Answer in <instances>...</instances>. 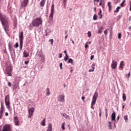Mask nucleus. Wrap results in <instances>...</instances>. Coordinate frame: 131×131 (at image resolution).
<instances>
[{"instance_id":"obj_1","label":"nucleus","mask_w":131,"mask_h":131,"mask_svg":"<svg viewBox=\"0 0 131 131\" xmlns=\"http://www.w3.org/2000/svg\"><path fill=\"white\" fill-rule=\"evenodd\" d=\"M0 21L6 32L9 31V22L8 17L2 13H0Z\"/></svg>"},{"instance_id":"obj_2","label":"nucleus","mask_w":131,"mask_h":131,"mask_svg":"<svg viewBox=\"0 0 131 131\" xmlns=\"http://www.w3.org/2000/svg\"><path fill=\"white\" fill-rule=\"evenodd\" d=\"M42 24V20H41V18H37L32 21L31 25H32L33 27H38L39 25H41Z\"/></svg>"},{"instance_id":"obj_3","label":"nucleus","mask_w":131,"mask_h":131,"mask_svg":"<svg viewBox=\"0 0 131 131\" xmlns=\"http://www.w3.org/2000/svg\"><path fill=\"white\" fill-rule=\"evenodd\" d=\"M12 71H13V67L12 66H9L6 69V74H8L9 76H12Z\"/></svg>"},{"instance_id":"obj_4","label":"nucleus","mask_w":131,"mask_h":131,"mask_svg":"<svg viewBox=\"0 0 131 131\" xmlns=\"http://www.w3.org/2000/svg\"><path fill=\"white\" fill-rule=\"evenodd\" d=\"M54 7L55 5L52 4L51 8V13L49 15V20L50 21H53V18L54 17V12H55Z\"/></svg>"},{"instance_id":"obj_5","label":"nucleus","mask_w":131,"mask_h":131,"mask_svg":"<svg viewBox=\"0 0 131 131\" xmlns=\"http://www.w3.org/2000/svg\"><path fill=\"white\" fill-rule=\"evenodd\" d=\"M97 98H98V92H95L93 97L91 105H95V104H96V102H97Z\"/></svg>"},{"instance_id":"obj_6","label":"nucleus","mask_w":131,"mask_h":131,"mask_svg":"<svg viewBox=\"0 0 131 131\" xmlns=\"http://www.w3.org/2000/svg\"><path fill=\"white\" fill-rule=\"evenodd\" d=\"M2 131H11V125L10 124L4 125Z\"/></svg>"},{"instance_id":"obj_7","label":"nucleus","mask_w":131,"mask_h":131,"mask_svg":"<svg viewBox=\"0 0 131 131\" xmlns=\"http://www.w3.org/2000/svg\"><path fill=\"white\" fill-rule=\"evenodd\" d=\"M1 106L0 108V119H2L3 118V114L4 113V111H5V107H4V104H3V103H1Z\"/></svg>"},{"instance_id":"obj_8","label":"nucleus","mask_w":131,"mask_h":131,"mask_svg":"<svg viewBox=\"0 0 131 131\" xmlns=\"http://www.w3.org/2000/svg\"><path fill=\"white\" fill-rule=\"evenodd\" d=\"M28 112H29V115L28 117L29 118H31L32 115H33V112H34V108L32 107L28 109Z\"/></svg>"},{"instance_id":"obj_9","label":"nucleus","mask_w":131,"mask_h":131,"mask_svg":"<svg viewBox=\"0 0 131 131\" xmlns=\"http://www.w3.org/2000/svg\"><path fill=\"white\" fill-rule=\"evenodd\" d=\"M58 100L59 102H62V103H64V102H65V95H58Z\"/></svg>"},{"instance_id":"obj_10","label":"nucleus","mask_w":131,"mask_h":131,"mask_svg":"<svg viewBox=\"0 0 131 131\" xmlns=\"http://www.w3.org/2000/svg\"><path fill=\"white\" fill-rule=\"evenodd\" d=\"M5 102L6 105H10V95H6L5 97Z\"/></svg>"},{"instance_id":"obj_11","label":"nucleus","mask_w":131,"mask_h":131,"mask_svg":"<svg viewBox=\"0 0 131 131\" xmlns=\"http://www.w3.org/2000/svg\"><path fill=\"white\" fill-rule=\"evenodd\" d=\"M111 67L112 69H116V68H117V61L113 60L111 64Z\"/></svg>"},{"instance_id":"obj_12","label":"nucleus","mask_w":131,"mask_h":131,"mask_svg":"<svg viewBox=\"0 0 131 131\" xmlns=\"http://www.w3.org/2000/svg\"><path fill=\"white\" fill-rule=\"evenodd\" d=\"M28 5V0H24L21 4L20 8H25Z\"/></svg>"},{"instance_id":"obj_13","label":"nucleus","mask_w":131,"mask_h":131,"mask_svg":"<svg viewBox=\"0 0 131 131\" xmlns=\"http://www.w3.org/2000/svg\"><path fill=\"white\" fill-rule=\"evenodd\" d=\"M116 113L115 112H114L111 115L112 121H116Z\"/></svg>"},{"instance_id":"obj_14","label":"nucleus","mask_w":131,"mask_h":131,"mask_svg":"<svg viewBox=\"0 0 131 131\" xmlns=\"http://www.w3.org/2000/svg\"><path fill=\"white\" fill-rule=\"evenodd\" d=\"M14 121L15 125L18 126V125H20V123H19V120H18V117L15 116L14 117Z\"/></svg>"},{"instance_id":"obj_15","label":"nucleus","mask_w":131,"mask_h":131,"mask_svg":"<svg viewBox=\"0 0 131 131\" xmlns=\"http://www.w3.org/2000/svg\"><path fill=\"white\" fill-rule=\"evenodd\" d=\"M63 53L66 54V56L64 58H63L64 61L66 62L68 59H69V56H68V54H67V51L66 50H64Z\"/></svg>"},{"instance_id":"obj_16","label":"nucleus","mask_w":131,"mask_h":131,"mask_svg":"<svg viewBox=\"0 0 131 131\" xmlns=\"http://www.w3.org/2000/svg\"><path fill=\"white\" fill-rule=\"evenodd\" d=\"M95 63L93 62V63H92V66H91V67H92V69H90V70H89V72H94V70H95Z\"/></svg>"},{"instance_id":"obj_17","label":"nucleus","mask_w":131,"mask_h":131,"mask_svg":"<svg viewBox=\"0 0 131 131\" xmlns=\"http://www.w3.org/2000/svg\"><path fill=\"white\" fill-rule=\"evenodd\" d=\"M24 37L23 36V31H21L20 33L19 34V40H23Z\"/></svg>"},{"instance_id":"obj_18","label":"nucleus","mask_w":131,"mask_h":131,"mask_svg":"<svg viewBox=\"0 0 131 131\" xmlns=\"http://www.w3.org/2000/svg\"><path fill=\"white\" fill-rule=\"evenodd\" d=\"M104 29L103 26H101L97 31L98 34H101L102 33V30Z\"/></svg>"},{"instance_id":"obj_19","label":"nucleus","mask_w":131,"mask_h":131,"mask_svg":"<svg viewBox=\"0 0 131 131\" xmlns=\"http://www.w3.org/2000/svg\"><path fill=\"white\" fill-rule=\"evenodd\" d=\"M24 58H27L28 57V56H29V54L27 52H26V50H25L24 51Z\"/></svg>"},{"instance_id":"obj_20","label":"nucleus","mask_w":131,"mask_h":131,"mask_svg":"<svg viewBox=\"0 0 131 131\" xmlns=\"http://www.w3.org/2000/svg\"><path fill=\"white\" fill-rule=\"evenodd\" d=\"M41 125H42V126H46V118H44L41 121Z\"/></svg>"},{"instance_id":"obj_21","label":"nucleus","mask_w":131,"mask_h":131,"mask_svg":"<svg viewBox=\"0 0 131 131\" xmlns=\"http://www.w3.org/2000/svg\"><path fill=\"white\" fill-rule=\"evenodd\" d=\"M45 3H46V0H41L40 2V5L41 7H43L45 6Z\"/></svg>"},{"instance_id":"obj_22","label":"nucleus","mask_w":131,"mask_h":131,"mask_svg":"<svg viewBox=\"0 0 131 131\" xmlns=\"http://www.w3.org/2000/svg\"><path fill=\"white\" fill-rule=\"evenodd\" d=\"M37 55L39 57H42L43 56V55H42V51H41V50L38 51Z\"/></svg>"},{"instance_id":"obj_23","label":"nucleus","mask_w":131,"mask_h":131,"mask_svg":"<svg viewBox=\"0 0 131 131\" xmlns=\"http://www.w3.org/2000/svg\"><path fill=\"white\" fill-rule=\"evenodd\" d=\"M98 15L100 16L99 18L102 19V17H103V15H102V10L101 9L99 10Z\"/></svg>"},{"instance_id":"obj_24","label":"nucleus","mask_w":131,"mask_h":131,"mask_svg":"<svg viewBox=\"0 0 131 131\" xmlns=\"http://www.w3.org/2000/svg\"><path fill=\"white\" fill-rule=\"evenodd\" d=\"M47 131H52V124H49L48 126V129Z\"/></svg>"},{"instance_id":"obj_25","label":"nucleus","mask_w":131,"mask_h":131,"mask_svg":"<svg viewBox=\"0 0 131 131\" xmlns=\"http://www.w3.org/2000/svg\"><path fill=\"white\" fill-rule=\"evenodd\" d=\"M73 64V59L72 58H68V64Z\"/></svg>"},{"instance_id":"obj_26","label":"nucleus","mask_w":131,"mask_h":131,"mask_svg":"<svg viewBox=\"0 0 131 131\" xmlns=\"http://www.w3.org/2000/svg\"><path fill=\"white\" fill-rule=\"evenodd\" d=\"M122 99L123 102H125V100H126V95H125V94L124 93L122 94Z\"/></svg>"},{"instance_id":"obj_27","label":"nucleus","mask_w":131,"mask_h":131,"mask_svg":"<svg viewBox=\"0 0 131 131\" xmlns=\"http://www.w3.org/2000/svg\"><path fill=\"white\" fill-rule=\"evenodd\" d=\"M120 8H121L120 7L118 6V7L116 8V10L114 11V13H118V12H119V10H120Z\"/></svg>"},{"instance_id":"obj_28","label":"nucleus","mask_w":131,"mask_h":131,"mask_svg":"<svg viewBox=\"0 0 131 131\" xmlns=\"http://www.w3.org/2000/svg\"><path fill=\"white\" fill-rule=\"evenodd\" d=\"M9 50L11 52L12 51H14V48L11 46V44L8 45Z\"/></svg>"},{"instance_id":"obj_29","label":"nucleus","mask_w":131,"mask_h":131,"mask_svg":"<svg viewBox=\"0 0 131 131\" xmlns=\"http://www.w3.org/2000/svg\"><path fill=\"white\" fill-rule=\"evenodd\" d=\"M107 6L108 7L109 11H111V8H112V6H111V2H108L107 3Z\"/></svg>"},{"instance_id":"obj_30","label":"nucleus","mask_w":131,"mask_h":131,"mask_svg":"<svg viewBox=\"0 0 131 131\" xmlns=\"http://www.w3.org/2000/svg\"><path fill=\"white\" fill-rule=\"evenodd\" d=\"M46 96H50V89L47 88L46 89Z\"/></svg>"},{"instance_id":"obj_31","label":"nucleus","mask_w":131,"mask_h":131,"mask_svg":"<svg viewBox=\"0 0 131 131\" xmlns=\"http://www.w3.org/2000/svg\"><path fill=\"white\" fill-rule=\"evenodd\" d=\"M10 3H8V11L9 13H12V10H11V7H10Z\"/></svg>"},{"instance_id":"obj_32","label":"nucleus","mask_w":131,"mask_h":131,"mask_svg":"<svg viewBox=\"0 0 131 131\" xmlns=\"http://www.w3.org/2000/svg\"><path fill=\"white\" fill-rule=\"evenodd\" d=\"M127 115H126L123 116L124 119L125 121V122H127V120H128V118H127Z\"/></svg>"},{"instance_id":"obj_33","label":"nucleus","mask_w":131,"mask_h":131,"mask_svg":"<svg viewBox=\"0 0 131 131\" xmlns=\"http://www.w3.org/2000/svg\"><path fill=\"white\" fill-rule=\"evenodd\" d=\"M123 66H124V64L123 63V61H121L120 63V68H123Z\"/></svg>"},{"instance_id":"obj_34","label":"nucleus","mask_w":131,"mask_h":131,"mask_svg":"<svg viewBox=\"0 0 131 131\" xmlns=\"http://www.w3.org/2000/svg\"><path fill=\"white\" fill-rule=\"evenodd\" d=\"M93 20H97V19H98V16L96 14H95L94 15V16H93Z\"/></svg>"},{"instance_id":"obj_35","label":"nucleus","mask_w":131,"mask_h":131,"mask_svg":"<svg viewBox=\"0 0 131 131\" xmlns=\"http://www.w3.org/2000/svg\"><path fill=\"white\" fill-rule=\"evenodd\" d=\"M108 126L110 129H112V125H111V122H108Z\"/></svg>"},{"instance_id":"obj_36","label":"nucleus","mask_w":131,"mask_h":131,"mask_svg":"<svg viewBox=\"0 0 131 131\" xmlns=\"http://www.w3.org/2000/svg\"><path fill=\"white\" fill-rule=\"evenodd\" d=\"M62 116H63V117H64L65 118H68V117H69V116L68 115H67V114L66 113L63 114Z\"/></svg>"},{"instance_id":"obj_37","label":"nucleus","mask_w":131,"mask_h":131,"mask_svg":"<svg viewBox=\"0 0 131 131\" xmlns=\"http://www.w3.org/2000/svg\"><path fill=\"white\" fill-rule=\"evenodd\" d=\"M105 117L107 118V117H108V109L105 108Z\"/></svg>"},{"instance_id":"obj_38","label":"nucleus","mask_w":131,"mask_h":131,"mask_svg":"<svg viewBox=\"0 0 131 131\" xmlns=\"http://www.w3.org/2000/svg\"><path fill=\"white\" fill-rule=\"evenodd\" d=\"M61 128L62 129V130H64V129H65V123H63L62 125H61Z\"/></svg>"},{"instance_id":"obj_39","label":"nucleus","mask_w":131,"mask_h":131,"mask_svg":"<svg viewBox=\"0 0 131 131\" xmlns=\"http://www.w3.org/2000/svg\"><path fill=\"white\" fill-rule=\"evenodd\" d=\"M49 42H51V45L53 46V43H54V39H51L49 40Z\"/></svg>"},{"instance_id":"obj_40","label":"nucleus","mask_w":131,"mask_h":131,"mask_svg":"<svg viewBox=\"0 0 131 131\" xmlns=\"http://www.w3.org/2000/svg\"><path fill=\"white\" fill-rule=\"evenodd\" d=\"M40 58H41V61H42V62H43V61H45V58L44 55L40 56Z\"/></svg>"},{"instance_id":"obj_41","label":"nucleus","mask_w":131,"mask_h":131,"mask_svg":"<svg viewBox=\"0 0 131 131\" xmlns=\"http://www.w3.org/2000/svg\"><path fill=\"white\" fill-rule=\"evenodd\" d=\"M118 38H119V39H120V38H121V33H119L118 34Z\"/></svg>"},{"instance_id":"obj_42","label":"nucleus","mask_w":131,"mask_h":131,"mask_svg":"<svg viewBox=\"0 0 131 131\" xmlns=\"http://www.w3.org/2000/svg\"><path fill=\"white\" fill-rule=\"evenodd\" d=\"M63 66V63L62 62L59 63V67L60 69H61V70H62V69H63V68L62 67Z\"/></svg>"},{"instance_id":"obj_43","label":"nucleus","mask_w":131,"mask_h":131,"mask_svg":"<svg viewBox=\"0 0 131 131\" xmlns=\"http://www.w3.org/2000/svg\"><path fill=\"white\" fill-rule=\"evenodd\" d=\"M51 34V33L48 32L47 30H46V36H49Z\"/></svg>"},{"instance_id":"obj_44","label":"nucleus","mask_w":131,"mask_h":131,"mask_svg":"<svg viewBox=\"0 0 131 131\" xmlns=\"http://www.w3.org/2000/svg\"><path fill=\"white\" fill-rule=\"evenodd\" d=\"M124 3H125V0H123L122 2L120 4L121 7H123V5H124Z\"/></svg>"},{"instance_id":"obj_45","label":"nucleus","mask_w":131,"mask_h":131,"mask_svg":"<svg viewBox=\"0 0 131 131\" xmlns=\"http://www.w3.org/2000/svg\"><path fill=\"white\" fill-rule=\"evenodd\" d=\"M20 46H23V40H19Z\"/></svg>"},{"instance_id":"obj_46","label":"nucleus","mask_w":131,"mask_h":131,"mask_svg":"<svg viewBox=\"0 0 131 131\" xmlns=\"http://www.w3.org/2000/svg\"><path fill=\"white\" fill-rule=\"evenodd\" d=\"M88 37H91V36H92V33H91V31H89L88 33Z\"/></svg>"},{"instance_id":"obj_47","label":"nucleus","mask_w":131,"mask_h":131,"mask_svg":"<svg viewBox=\"0 0 131 131\" xmlns=\"http://www.w3.org/2000/svg\"><path fill=\"white\" fill-rule=\"evenodd\" d=\"M18 47H19V44L18 43V42H16L15 43V45H14V48H15L16 49H17V48H18Z\"/></svg>"},{"instance_id":"obj_48","label":"nucleus","mask_w":131,"mask_h":131,"mask_svg":"<svg viewBox=\"0 0 131 131\" xmlns=\"http://www.w3.org/2000/svg\"><path fill=\"white\" fill-rule=\"evenodd\" d=\"M130 76V72H129L127 75H126V77L127 78H129V77Z\"/></svg>"},{"instance_id":"obj_49","label":"nucleus","mask_w":131,"mask_h":131,"mask_svg":"<svg viewBox=\"0 0 131 131\" xmlns=\"http://www.w3.org/2000/svg\"><path fill=\"white\" fill-rule=\"evenodd\" d=\"M29 63V60H26L25 61V65H28Z\"/></svg>"},{"instance_id":"obj_50","label":"nucleus","mask_w":131,"mask_h":131,"mask_svg":"<svg viewBox=\"0 0 131 131\" xmlns=\"http://www.w3.org/2000/svg\"><path fill=\"white\" fill-rule=\"evenodd\" d=\"M67 2V0H63V3L64 7L66 6V2Z\"/></svg>"},{"instance_id":"obj_51","label":"nucleus","mask_w":131,"mask_h":131,"mask_svg":"<svg viewBox=\"0 0 131 131\" xmlns=\"http://www.w3.org/2000/svg\"><path fill=\"white\" fill-rule=\"evenodd\" d=\"M89 48V45H88V42L85 44V49H88Z\"/></svg>"},{"instance_id":"obj_52","label":"nucleus","mask_w":131,"mask_h":131,"mask_svg":"<svg viewBox=\"0 0 131 131\" xmlns=\"http://www.w3.org/2000/svg\"><path fill=\"white\" fill-rule=\"evenodd\" d=\"M121 17H122V15H118V16H117V19H118V20H119L120 19H121Z\"/></svg>"},{"instance_id":"obj_53","label":"nucleus","mask_w":131,"mask_h":131,"mask_svg":"<svg viewBox=\"0 0 131 131\" xmlns=\"http://www.w3.org/2000/svg\"><path fill=\"white\" fill-rule=\"evenodd\" d=\"M94 58H95V56L94 55H91V57H90V60H93V59H94Z\"/></svg>"},{"instance_id":"obj_54","label":"nucleus","mask_w":131,"mask_h":131,"mask_svg":"<svg viewBox=\"0 0 131 131\" xmlns=\"http://www.w3.org/2000/svg\"><path fill=\"white\" fill-rule=\"evenodd\" d=\"M84 99H85V97H84V96H82L81 99L82 100V101H83V102H84Z\"/></svg>"},{"instance_id":"obj_55","label":"nucleus","mask_w":131,"mask_h":131,"mask_svg":"<svg viewBox=\"0 0 131 131\" xmlns=\"http://www.w3.org/2000/svg\"><path fill=\"white\" fill-rule=\"evenodd\" d=\"M58 58H62V53H60V54H59V57H58Z\"/></svg>"},{"instance_id":"obj_56","label":"nucleus","mask_w":131,"mask_h":131,"mask_svg":"<svg viewBox=\"0 0 131 131\" xmlns=\"http://www.w3.org/2000/svg\"><path fill=\"white\" fill-rule=\"evenodd\" d=\"M7 106V108L9 110H10V104H8V105H6Z\"/></svg>"},{"instance_id":"obj_57","label":"nucleus","mask_w":131,"mask_h":131,"mask_svg":"<svg viewBox=\"0 0 131 131\" xmlns=\"http://www.w3.org/2000/svg\"><path fill=\"white\" fill-rule=\"evenodd\" d=\"M104 34H105V35H107V30H105V31H104Z\"/></svg>"},{"instance_id":"obj_58","label":"nucleus","mask_w":131,"mask_h":131,"mask_svg":"<svg viewBox=\"0 0 131 131\" xmlns=\"http://www.w3.org/2000/svg\"><path fill=\"white\" fill-rule=\"evenodd\" d=\"M119 118H120V116L119 115L118 116V117H117V121H118L119 120Z\"/></svg>"},{"instance_id":"obj_59","label":"nucleus","mask_w":131,"mask_h":131,"mask_svg":"<svg viewBox=\"0 0 131 131\" xmlns=\"http://www.w3.org/2000/svg\"><path fill=\"white\" fill-rule=\"evenodd\" d=\"M99 6H102V0L100 1Z\"/></svg>"},{"instance_id":"obj_60","label":"nucleus","mask_w":131,"mask_h":131,"mask_svg":"<svg viewBox=\"0 0 131 131\" xmlns=\"http://www.w3.org/2000/svg\"><path fill=\"white\" fill-rule=\"evenodd\" d=\"M8 86H11V82H8Z\"/></svg>"},{"instance_id":"obj_61","label":"nucleus","mask_w":131,"mask_h":131,"mask_svg":"<svg viewBox=\"0 0 131 131\" xmlns=\"http://www.w3.org/2000/svg\"><path fill=\"white\" fill-rule=\"evenodd\" d=\"M9 115V113H8V112H6L5 113V116H8Z\"/></svg>"},{"instance_id":"obj_62","label":"nucleus","mask_w":131,"mask_h":131,"mask_svg":"<svg viewBox=\"0 0 131 131\" xmlns=\"http://www.w3.org/2000/svg\"><path fill=\"white\" fill-rule=\"evenodd\" d=\"M14 89H17L18 88V85H15L14 86Z\"/></svg>"},{"instance_id":"obj_63","label":"nucleus","mask_w":131,"mask_h":131,"mask_svg":"<svg viewBox=\"0 0 131 131\" xmlns=\"http://www.w3.org/2000/svg\"><path fill=\"white\" fill-rule=\"evenodd\" d=\"M71 41H72V43H74V41L73 40V39H71Z\"/></svg>"},{"instance_id":"obj_64","label":"nucleus","mask_w":131,"mask_h":131,"mask_svg":"<svg viewBox=\"0 0 131 131\" xmlns=\"http://www.w3.org/2000/svg\"><path fill=\"white\" fill-rule=\"evenodd\" d=\"M129 11H131V2H130V8H129Z\"/></svg>"}]
</instances>
